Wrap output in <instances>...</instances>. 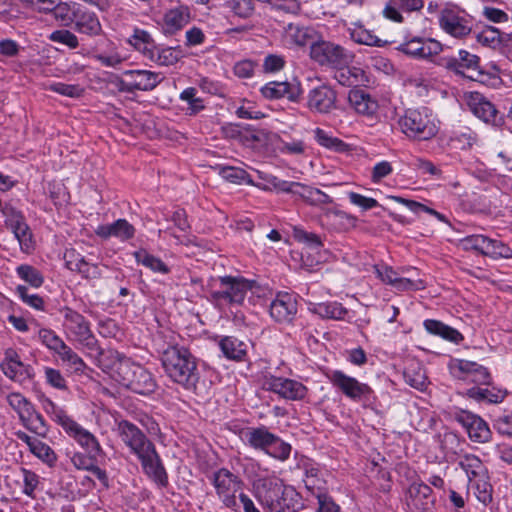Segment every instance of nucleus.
Listing matches in <instances>:
<instances>
[{"label": "nucleus", "instance_id": "nucleus-1", "mask_svg": "<svg viewBox=\"0 0 512 512\" xmlns=\"http://www.w3.org/2000/svg\"><path fill=\"white\" fill-rule=\"evenodd\" d=\"M256 498L267 512H298L301 509V496L292 487L277 478L259 479Z\"/></svg>", "mask_w": 512, "mask_h": 512}, {"label": "nucleus", "instance_id": "nucleus-2", "mask_svg": "<svg viewBox=\"0 0 512 512\" xmlns=\"http://www.w3.org/2000/svg\"><path fill=\"white\" fill-rule=\"evenodd\" d=\"M161 362L166 375L184 389H196L200 375L196 358L183 346H170L164 350Z\"/></svg>", "mask_w": 512, "mask_h": 512}, {"label": "nucleus", "instance_id": "nucleus-3", "mask_svg": "<svg viewBox=\"0 0 512 512\" xmlns=\"http://www.w3.org/2000/svg\"><path fill=\"white\" fill-rule=\"evenodd\" d=\"M115 379L131 391L148 395L155 391L157 384L153 375L143 366L121 357L115 364Z\"/></svg>", "mask_w": 512, "mask_h": 512}, {"label": "nucleus", "instance_id": "nucleus-4", "mask_svg": "<svg viewBox=\"0 0 512 512\" xmlns=\"http://www.w3.org/2000/svg\"><path fill=\"white\" fill-rule=\"evenodd\" d=\"M398 123L401 131L408 138L416 141L430 140L438 133L435 118L427 107L407 109Z\"/></svg>", "mask_w": 512, "mask_h": 512}, {"label": "nucleus", "instance_id": "nucleus-5", "mask_svg": "<svg viewBox=\"0 0 512 512\" xmlns=\"http://www.w3.org/2000/svg\"><path fill=\"white\" fill-rule=\"evenodd\" d=\"M219 289L211 297L219 304L242 305L247 293L256 286V281L242 276L219 277Z\"/></svg>", "mask_w": 512, "mask_h": 512}, {"label": "nucleus", "instance_id": "nucleus-6", "mask_svg": "<svg viewBox=\"0 0 512 512\" xmlns=\"http://www.w3.org/2000/svg\"><path fill=\"white\" fill-rule=\"evenodd\" d=\"M209 479L215 488L216 494L222 504L233 511H237L238 503L236 494L242 489L241 478L226 468L214 471Z\"/></svg>", "mask_w": 512, "mask_h": 512}, {"label": "nucleus", "instance_id": "nucleus-7", "mask_svg": "<svg viewBox=\"0 0 512 512\" xmlns=\"http://www.w3.org/2000/svg\"><path fill=\"white\" fill-rule=\"evenodd\" d=\"M310 57L319 65L332 68L345 66L353 59V55L342 46L323 39L312 42Z\"/></svg>", "mask_w": 512, "mask_h": 512}, {"label": "nucleus", "instance_id": "nucleus-8", "mask_svg": "<svg viewBox=\"0 0 512 512\" xmlns=\"http://www.w3.org/2000/svg\"><path fill=\"white\" fill-rule=\"evenodd\" d=\"M60 314L63 317V328L67 335L87 348L93 349L96 339L91 331L89 321L82 314L67 306L60 309Z\"/></svg>", "mask_w": 512, "mask_h": 512}, {"label": "nucleus", "instance_id": "nucleus-9", "mask_svg": "<svg viewBox=\"0 0 512 512\" xmlns=\"http://www.w3.org/2000/svg\"><path fill=\"white\" fill-rule=\"evenodd\" d=\"M327 376L331 384L347 398L364 403L370 402L373 396V390L368 384L361 383L356 378L340 370H333Z\"/></svg>", "mask_w": 512, "mask_h": 512}, {"label": "nucleus", "instance_id": "nucleus-10", "mask_svg": "<svg viewBox=\"0 0 512 512\" xmlns=\"http://www.w3.org/2000/svg\"><path fill=\"white\" fill-rule=\"evenodd\" d=\"M449 370L454 378L464 381H470L477 385L491 384V374L488 369L476 362L455 359L449 364Z\"/></svg>", "mask_w": 512, "mask_h": 512}, {"label": "nucleus", "instance_id": "nucleus-11", "mask_svg": "<svg viewBox=\"0 0 512 512\" xmlns=\"http://www.w3.org/2000/svg\"><path fill=\"white\" fill-rule=\"evenodd\" d=\"M125 79H118L117 87L120 92L151 91L161 81L159 73L148 70H127Z\"/></svg>", "mask_w": 512, "mask_h": 512}, {"label": "nucleus", "instance_id": "nucleus-12", "mask_svg": "<svg viewBox=\"0 0 512 512\" xmlns=\"http://www.w3.org/2000/svg\"><path fill=\"white\" fill-rule=\"evenodd\" d=\"M441 29L454 38H464L472 31L471 19L456 8H444L439 15Z\"/></svg>", "mask_w": 512, "mask_h": 512}, {"label": "nucleus", "instance_id": "nucleus-13", "mask_svg": "<svg viewBox=\"0 0 512 512\" xmlns=\"http://www.w3.org/2000/svg\"><path fill=\"white\" fill-rule=\"evenodd\" d=\"M141 463L143 472L157 485L165 487L168 484V476L165 467L152 443L136 455Z\"/></svg>", "mask_w": 512, "mask_h": 512}, {"label": "nucleus", "instance_id": "nucleus-14", "mask_svg": "<svg viewBox=\"0 0 512 512\" xmlns=\"http://www.w3.org/2000/svg\"><path fill=\"white\" fill-rule=\"evenodd\" d=\"M263 388L293 401L302 400L307 394V388L302 383L284 377L266 376Z\"/></svg>", "mask_w": 512, "mask_h": 512}, {"label": "nucleus", "instance_id": "nucleus-15", "mask_svg": "<svg viewBox=\"0 0 512 512\" xmlns=\"http://www.w3.org/2000/svg\"><path fill=\"white\" fill-rule=\"evenodd\" d=\"M3 216L5 224L18 240L21 250L29 252L33 248L32 232L23 214L13 206H7L3 210Z\"/></svg>", "mask_w": 512, "mask_h": 512}, {"label": "nucleus", "instance_id": "nucleus-16", "mask_svg": "<svg viewBox=\"0 0 512 512\" xmlns=\"http://www.w3.org/2000/svg\"><path fill=\"white\" fill-rule=\"evenodd\" d=\"M116 431L122 442L130 449L134 455H137L147 446L152 444V442L147 438L141 429L127 420H121L117 422Z\"/></svg>", "mask_w": 512, "mask_h": 512}, {"label": "nucleus", "instance_id": "nucleus-17", "mask_svg": "<svg viewBox=\"0 0 512 512\" xmlns=\"http://www.w3.org/2000/svg\"><path fill=\"white\" fill-rule=\"evenodd\" d=\"M65 266L73 272L79 273L87 280L99 279L102 275L99 265L88 262L76 249H66L63 256Z\"/></svg>", "mask_w": 512, "mask_h": 512}, {"label": "nucleus", "instance_id": "nucleus-18", "mask_svg": "<svg viewBox=\"0 0 512 512\" xmlns=\"http://www.w3.org/2000/svg\"><path fill=\"white\" fill-rule=\"evenodd\" d=\"M406 503L415 512L428 511L435 503L432 489L423 482H414L407 489Z\"/></svg>", "mask_w": 512, "mask_h": 512}, {"label": "nucleus", "instance_id": "nucleus-19", "mask_svg": "<svg viewBox=\"0 0 512 512\" xmlns=\"http://www.w3.org/2000/svg\"><path fill=\"white\" fill-rule=\"evenodd\" d=\"M398 50L414 58L426 59L438 55L442 51V44L432 38H412L398 47Z\"/></svg>", "mask_w": 512, "mask_h": 512}, {"label": "nucleus", "instance_id": "nucleus-20", "mask_svg": "<svg viewBox=\"0 0 512 512\" xmlns=\"http://www.w3.org/2000/svg\"><path fill=\"white\" fill-rule=\"evenodd\" d=\"M336 97L330 86L322 84L309 91L307 105L311 111L326 114L335 108Z\"/></svg>", "mask_w": 512, "mask_h": 512}, {"label": "nucleus", "instance_id": "nucleus-21", "mask_svg": "<svg viewBox=\"0 0 512 512\" xmlns=\"http://www.w3.org/2000/svg\"><path fill=\"white\" fill-rule=\"evenodd\" d=\"M476 40L484 47L506 53L512 46V33L487 25L476 34Z\"/></svg>", "mask_w": 512, "mask_h": 512}, {"label": "nucleus", "instance_id": "nucleus-22", "mask_svg": "<svg viewBox=\"0 0 512 512\" xmlns=\"http://www.w3.org/2000/svg\"><path fill=\"white\" fill-rule=\"evenodd\" d=\"M269 311L276 322L289 323L297 313V300L289 293H278L271 302Z\"/></svg>", "mask_w": 512, "mask_h": 512}, {"label": "nucleus", "instance_id": "nucleus-23", "mask_svg": "<svg viewBox=\"0 0 512 512\" xmlns=\"http://www.w3.org/2000/svg\"><path fill=\"white\" fill-rule=\"evenodd\" d=\"M468 105L472 113L485 123L498 126L503 122V118L495 106L479 93L470 95Z\"/></svg>", "mask_w": 512, "mask_h": 512}, {"label": "nucleus", "instance_id": "nucleus-24", "mask_svg": "<svg viewBox=\"0 0 512 512\" xmlns=\"http://www.w3.org/2000/svg\"><path fill=\"white\" fill-rule=\"evenodd\" d=\"M348 102L357 114L368 118H373L379 109L378 101L363 89L350 90Z\"/></svg>", "mask_w": 512, "mask_h": 512}, {"label": "nucleus", "instance_id": "nucleus-25", "mask_svg": "<svg viewBox=\"0 0 512 512\" xmlns=\"http://www.w3.org/2000/svg\"><path fill=\"white\" fill-rule=\"evenodd\" d=\"M191 19L188 6L178 5L168 9L163 15V31L165 34H175L186 26Z\"/></svg>", "mask_w": 512, "mask_h": 512}, {"label": "nucleus", "instance_id": "nucleus-26", "mask_svg": "<svg viewBox=\"0 0 512 512\" xmlns=\"http://www.w3.org/2000/svg\"><path fill=\"white\" fill-rule=\"evenodd\" d=\"M284 38L287 44L295 46L312 45L317 40L316 31L308 26L297 23H289L284 28Z\"/></svg>", "mask_w": 512, "mask_h": 512}, {"label": "nucleus", "instance_id": "nucleus-27", "mask_svg": "<svg viewBox=\"0 0 512 512\" xmlns=\"http://www.w3.org/2000/svg\"><path fill=\"white\" fill-rule=\"evenodd\" d=\"M64 430L69 436L74 438L79 445L87 450L88 453L100 454L102 452V448L95 436L74 420L68 423Z\"/></svg>", "mask_w": 512, "mask_h": 512}, {"label": "nucleus", "instance_id": "nucleus-28", "mask_svg": "<svg viewBox=\"0 0 512 512\" xmlns=\"http://www.w3.org/2000/svg\"><path fill=\"white\" fill-rule=\"evenodd\" d=\"M1 367L6 376L18 382L24 381L29 376V367L22 363L19 355L13 349H8L5 352V359Z\"/></svg>", "mask_w": 512, "mask_h": 512}, {"label": "nucleus", "instance_id": "nucleus-29", "mask_svg": "<svg viewBox=\"0 0 512 512\" xmlns=\"http://www.w3.org/2000/svg\"><path fill=\"white\" fill-rule=\"evenodd\" d=\"M262 95L267 99H279L286 97L291 101H297L300 96V88L288 82H269L261 88Z\"/></svg>", "mask_w": 512, "mask_h": 512}, {"label": "nucleus", "instance_id": "nucleus-30", "mask_svg": "<svg viewBox=\"0 0 512 512\" xmlns=\"http://www.w3.org/2000/svg\"><path fill=\"white\" fill-rule=\"evenodd\" d=\"M183 57L184 53L180 46L171 47L156 45L147 59L158 66H172Z\"/></svg>", "mask_w": 512, "mask_h": 512}, {"label": "nucleus", "instance_id": "nucleus-31", "mask_svg": "<svg viewBox=\"0 0 512 512\" xmlns=\"http://www.w3.org/2000/svg\"><path fill=\"white\" fill-rule=\"evenodd\" d=\"M74 26L79 33L98 36L102 33L101 23L95 13L78 10L74 14Z\"/></svg>", "mask_w": 512, "mask_h": 512}, {"label": "nucleus", "instance_id": "nucleus-32", "mask_svg": "<svg viewBox=\"0 0 512 512\" xmlns=\"http://www.w3.org/2000/svg\"><path fill=\"white\" fill-rule=\"evenodd\" d=\"M466 395L478 402H486L488 404H499L503 402L505 397L507 396V391L504 389L491 387V388H482L479 386H475L469 388L466 392Z\"/></svg>", "mask_w": 512, "mask_h": 512}, {"label": "nucleus", "instance_id": "nucleus-33", "mask_svg": "<svg viewBox=\"0 0 512 512\" xmlns=\"http://www.w3.org/2000/svg\"><path fill=\"white\" fill-rule=\"evenodd\" d=\"M276 435L271 433L265 426L248 428L245 432L247 443L254 449L266 451Z\"/></svg>", "mask_w": 512, "mask_h": 512}, {"label": "nucleus", "instance_id": "nucleus-34", "mask_svg": "<svg viewBox=\"0 0 512 512\" xmlns=\"http://www.w3.org/2000/svg\"><path fill=\"white\" fill-rule=\"evenodd\" d=\"M424 327L428 333L440 336L443 339L455 344H459L463 340V336L458 330L444 324L441 321L434 319L425 320Z\"/></svg>", "mask_w": 512, "mask_h": 512}, {"label": "nucleus", "instance_id": "nucleus-35", "mask_svg": "<svg viewBox=\"0 0 512 512\" xmlns=\"http://www.w3.org/2000/svg\"><path fill=\"white\" fill-rule=\"evenodd\" d=\"M128 43L146 59L156 46L152 35L148 31L138 27L133 29V33L129 37Z\"/></svg>", "mask_w": 512, "mask_h": 512}, {"label": "nucleus", "instance_id": "nucleus-36", "mask_svg": "<svg viewBox=\"0 0 512 512\" xmlns=\"http://www.w3.org/2000/svg\"><path fill=\"white\" fill-rule=\"evenodd\" d=\"M309 311L322 318L342 320L347 314V309L337 302L310 303Z\"/></svg>", "mask_w": 512, "mask_h": 512}, {"label": "nucleus", "instance_id": "nucleus-37", "mask_svg": "<svg viewBox=\"0 0 512 512\" xmlns=\"http://www.w3.org/2000/svg\"><path fill=\"white\" fill-rule=\"evenodd\" d=\"M219 347L224 356L230 360H242L247 352V345L232 336L223 337L219 342Z\"/></svg>", "mask_w": 512, "mask_h": 512}, {"label": "nucleus", "instance_id": "nucleus-38", "mask_svg": "<svg viewBox=\"0 0 512 512\" xmlns=\"http://www.w3.org/2000/svg\"><path fill=\"white\" fill-rule=\"evenodd\" d=\"M458 465L466 472L470 482L487 474V469L480 458L473 454H466L462 456Z\"/></svg>", "mask_w": 512, "mask_h": 512}, {"label": "nucleus", "instance_id": "nucleus-39", "mask_svg": "<svg viewBox=\"0 0 512 512\" xmlns=\"http://www.w3.org/2000/svg\"><path fill=\"white\" fill-rule=\"evenodd\" d=\"M350 36L353 41L362 45L382 47L387 43V41L381 40L374 35L372 31L366 29L359 23H355L353 27L350 28Z\"/></svg>", "mask_w": 512, "mask_h": 512}, {"label": "nucleus", "instance_id": "nucleus-40", "mask_svg": "<svg viewBox=\"0 0 512 512\" xmlns=\"http://www.w3.org/2000/svg\"><path fill=\"white\" fill-rule=\"evenodd\" d=\"M295 195H298L312 206H321L333 202V199L322 190L304 184L301 185L300 191H295Z\"/></svg>", "mask_w": 512, "mask_h": 512}, {"label": "nucleus", "instance_id": "nucleus-41", "mask_svg": "<svg viewBox=\"0 0 512 512\" xmlns=\"http://www.w3.org/2000/svg\"><path fill=\"white\" fill-rule=\"evenodd\" d=\"M335 69V80L339 84L347 87L357 85L364 75V71L361 68L350 67L348 64L341 67H335Z\"/></svg>", "mask_w": 512, "mask_h": 512}, {"label": "nucleus", "instance_id": "nucleus-42", "mask_svg": "<svg viewBox=\"0 0 512 512\" xmlns=\"http://www.w3.org/2000/svg\"><path fill=\"white\" fill-rule=\"evenodd\" d=\"M67 369L73 373L81 374L87 368L83 359L67 344L57 354Z\"/></svg>", "mask_w": 512, "mask_h": 512}, {"label": "nucleus", "instance_id": "nucleus-43", "mask_svg": "<svg viewBox=\"0 0 512 512\" xmlns=\"http://www.w3.org/2000/svg\"><path fill=\"white\" fill-rule=\"evenodd\" d=\"M133 255L138 264L145 266L155 273L168 274L170 272V268L160 258L149 254L144 249L135 251Z\"/></svg>", "mask_w": 512, "mask_h": 512}, {"label": "nucleus", "instance_id": "nucleus-44", "mask_svg": "<svg viewBox=\"0 0 512 512\" xmlns=\"http://www.w3.org/2000/svg\"><path fill=\"white\" fill-rule=\"evenodd\" d=\"M317 143L329 150L335 152H345L348 150V145L337 137H333L330 133L321 128H316L314 131Z\"/></svg>", "mask_w": 512, "mask_h": 512}, {"label": "nucleus", "instance_id": "nucleus-45", "mask_svg": "<svg viewBox=\"0 0 512 512\" xmlns=\"http://www.w3.org/2000/svg\"><path fill=\"white\" fill-rule=\"evenodd\" d=\"M268 142V133L264 130L243 128L241 144L252 149H259Z\"/></svg>", "mask_w": 512, "mask_h": 512}, {"label": "nucleus", "instance_id": "nucleus-46", "mask_svg": "<svg viewBox=\"0 0 512 512\" xmlns=\"http://www.w3.org/2000/svg\"><path fill=\"white\" fill-rule=\"evenodd\" d=\"M220 176L226 181L234 184L255 185L250 175L242 168L226 166L219 170Z\"/></svg>", "mask_w": 512, "mask_h": 512}, {"label": "nucleus", "instance_id": "nucleus-47", "mask_svg": "<svg viewBox=\"0 0 512 512\" xmlns=\"http://www.w3.org/2000/svg\"><path fill=\"white\" fill-rule=\"evenodd\" d=\"M7 401L17 412L20 420H25L33 413V404L20 393H10L7 396Z\"/></svg>", "mask_w": 512, "mask_h": 512}, {"label": "nucleus", "instance_id": "nucleus-48", "mask_svg": "<svg viewBox=\"0 0 512 512\" xmlns=\"http://www.w3.org/2000/svg\"><path fill=\"white\" fill-rule=\"evenodd\" d=\"M475 496L485 506L492 502V485L488 481L487 474L474 479L472 482Z\"/></svg>", "mask_w": 512, "mask_h": 512}, {"label": "nucleus", "instance_id": "nucleus-49", "mask_svg": "<svg viewBox=\"0 0 512 512\" xmlns=\"http://www.w3.org/2000/svg\"><path fill=\"white\" fill-rule=\"evenodd\" d=\"M42 407L44 411L63 429L73 420L61 407L57 406L49 398H45L42 401Z\"/></svg>", "mask_w": 512, "mask_h": 512}, {"label": "nucleus", "instance_id": "nucleus-50", "mask_svg": "<svg viewBox=\"0 0 512 512\" xmlns=\"http://www.w3.org/2000/svg\"><path fill=\"white\" fill-rule=\"evenodd\" d=\"M38 338L49 350L58 354L66 344L53 330L41 328L38 331Z\"/></svg>", "mask_w": 512, "mask_h": 512}, {"label": "nucleus", "instance_id": "nucleus-51", "mask_svg": "<svg viewBox=\"0 0 512 512\" xmlns=\"http://www.w3.org/2000/svg\"><path fill=\"white\" fill-rule=\"evenodd\" d=\"M23 425L29 429L31 432L41 436L45 437L48 432L47 424L43 418V416L37 412L33 408V413L29 415L28 418H25V420H21Z\"/></svg>", "mask_w": 512, "mask_h": 512}, {"label": "nucleus", "instance_id": "nucleus-52", "mask_svg": "<svg viewBox=\"0 0 512 512\" xmlns=\"http://www.w3.org/2000/svg\"><path fill=\"white\" fill-rule=\"evenodd\" d=\"M229 7L233 14L242 19H249L255 13L254 0H230Z\"/></svg>", "mask_w": 512, "mask_h": 512}, {"label": "nucleus", "instance_id": "nucleus-53", "mask_svg": "<svg viewBox=\"0 0 512 512\" xmlns=\"http://www.w3.org/2000/svg\"><path fill=\"white\" fill-rule=\"evenodd\" d=\"M265 453L275 459L285 461L290 456L291 445L284 442L280 437L276 435L275 440L272 441Z\"/></svg>", "mask_w": 512, "mask_h": 512}, {"label": "nucleus", "instance_id": "nucleus-54", "mask_svg": "<svg viewBox=\"0 0 512 512\" xmlns=\"http://www.w3.org/2000/svg\"><path fill=\"white\" fill-rule=\"evenodd\" d=\"M476 422V425L472 427L471 435L468 436L469 439L479 444L488 443L492 438V431L487 422L481 417Z\"/></svg>", "mask_w": 512, "mask_h": 512}, {"label": "nucleus", "instance_id": "nucleus-55", "mask_svg": "<svg viewBox=\"0 0 512 512\" xmlns=\"http://www.w3.org/2000/svg\"><path fill=\"white\" fill-rule=\"evenodd\" d=\"M30 452L50 466H52L57 460L56 454L51 447L39 439L34 445H32Z\"/></svg>", "mask_w": 512, "mask_h": 512}, {"label": "nucleus", "instance_id": "nucleus-56", "mask_svg": "<svg viewBox=\"0 0 512 512\" xmlns=\"http://www.w3.org/2000/svg\"><path fill=\"white\" fill-rule=\"evenodd\" d=\"M16 293L19 298L31 308L36 310H44V300L41 296L35 293H30L29 289L24 285H18L16 287Z\"/></svg>", "mask_w": 512, "mask_h": 512}, {"label": "nucleus", "instance_id": "nucleus-57", "mask_svg": "<svg viewBox=\"0 0 512 512\" xmlns=\"http://www.w3.org/2000/svg\"><path fill=\"white\" fill-rule=\"evenodd\" d=\"M17 274L21 279L35 288L43 284V277L40 272L30 265H20L17 267Z\"/></svg>", "mask_w": 512, "mask_h": 512}, {"label": "nucleus", "instance_id": "nucleus-58", "mask_svg": "<svg viewBox=\"0 0 512 512\" xmlns=\"http://www.w3.org/2000/svg\"><path fill=\"white\" fill-rule=\"evenodd\" d=\"M49 40L55 43L63 44L69 47L70 49H75L79 45L77 36L66 29L53 31L49 35Z\"/></svg>", "mask_w": 512, "mask_h": 512}, {"label": "nucleus", "instance_id": "nucleus-59", "mask_svg": "<svg viewBox=\"0 0 512 512\" xmlns=\"http://www.w3.org/2000/svg\"><path fill=\"white\" fill-rule=\"evenodd\" d=\"M453 419L465 429L469 436L471 435L472 427L476 425V421L480 419V416L470 411L459 409L453 413Z\"/></svg>", "mask_w": 512, "mask_h": 512}, {"label": "nucleus", "instance_id": "nucleus-60", "mask_svg": "<svg viewBox=\"0 0 512 512\" xmlns=\"http://www.w3.org/2000/svg\"><path fill=\"white\" fill-rule=\"evenodd\" d=\"M461 243L464 249L475 250L485 255V251L489 245V238L483 235H470L465 237Z\"/></svg>", "mask_w": 512, "mask_h": 512}, {"label": "nucleus", "instance_id": "nucleus-61", "mask_svg": "<svg viewBox=\"0 0 512 512\" xmlns=\"http://www.w3.org/2000/svg\"><path fill=\"white\" fill-rule=\"evenodd\" d=\"M197 90L193 87L186 88L180 94V99L188 103L189 114L193 115L204 109L203 101L196 97Z\"/></svg>", "mask_w": 512, "mask_h": 512}, {"label": "nucleus", "instance_id": "nucleus-62", "mask_svg": "<svg viewBox=\"0 0 512 512\" xmlns=\"http://www.w3.org/2000/svg\"><path fill=\"white\" fill-rule=\"evenodd\" d=\"M49 89L60 95H64L71 98H79L84 93V88L80 85L66 84L62 82L53 83L49 86Z\"/></svg>", "mask_w": 512, "mask_h": 512}, {"label": "nucleus", "instance_id": "nucleus-63", "mask_svg": "<svg viewBox=\"0 0 512 512\" xmlns=\"http://www.w3.org/2000/svg\"><path fill=\"white\" fill-rule=\"evenodd\" d=\"M487 247L485 255L492 258H509L512 255V250L507 245L495 239L489 238Z\"/></svg>", "mask_w": 512, "mask_h": 512}, {"label": "nucleus", "instance_id": "nucleus-64", "mask_svg": "<svg viewBox=\"0 0 512 512\" xmlns=\"http://www.w3.org/2000/svg\"><path fill=\"white\" fill-rule=\"evenodd\" d=\"M97 455L98 454L95 453H89V455H86L81 452H76L72 455L71 462L76 469L89 471L97 461Z\"/></svg>", "mask_w": 512, "mask_h": 512}]
</instances>
